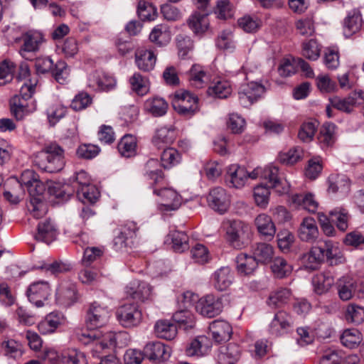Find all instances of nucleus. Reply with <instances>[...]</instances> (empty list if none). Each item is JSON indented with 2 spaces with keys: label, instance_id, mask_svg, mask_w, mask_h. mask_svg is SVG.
Returning a JSON list of instances; mask_svg holds the SVG:
<instances>
[{
  "label": "nucleus",
  "instance_id": "nucleus-1",
  "mask_svg": "<svg viewBox=\"0 0 364 364\" xmlns=\"http://www.w3.org/2000/svg\"><path fill=\"white\" fill-rule=\"evenodd\" d=\"M77 339L83 344L87 345L92 343L91 353L93 356L101 358L102 351L108 348H113L117 346L122 347L126 344L123 340H127V334L125 332L117 333H108L102 339L98 338V333L95 331H86L76 333Z\"/></svg>",
  "mask_w": 364,
  "mask_h": 364
},
{
  "label": "nucleus",
  "instance_id": "nucleus-2",
  "mask_svg": "<svg viewBox=\"0 0 364 364\" xmlns=\"http://www.w3.org/2000/svg\"><path fill=\"white\" fill-rule=\"evenodd\" d=\"M64 149L55 142L44 145L35 159L36 165L41 170L48 173L61 171L65 166Z\"/></svg>",
  "mask_w": 364,
  "mask_h": 364
},
{
  "label": "nucleus",
  "instance_id": "nucleus-3",
  "mask_svg": "<svg viewBox=\"0 0 364 364\" xmlns=\"http://www.w3.org/2000/svg\"><path fill=\"white\" fill-rule=\"evenodd\" d=\"M227 240L236 249L246 246L251 237L250 226L240 220H229L225 224Z\"/></svg>",
  "mask_w": 364,
  "mask_h": 364
},
{
  "label": "nucleus",
  "instance_id": "nucleus-4",
  "mask_svg": "<svg viewBox=\"0 0 364 364\" xmlns=\"http://www.w3.org/2000/svg\"><path fill=\"white\" fill-rule=\"evenodd\" d=\"M116 317L122 326L133 328L141 323L142 312L137 303L127 301L117 309Z\"/></svg>",
  "mask_w": 364,
  "mask_h": 364
},
{
  "label": "nucleus",
  "instance_id": "nucleus-5",
  "mask_svg": "<svg viewBox=\"0 0 364 364\" xmlns=\"http://www.w3.org/2000/svg\"><path fill=\"white\" fill-rule=\"evenodd\" d=\"M198 98L188 91L176 93L173 107L176 112L185 117H191L198 110Z\"/></svg>",
  "mask_w": 364,
  "mask_h": 364
},
{
  "label": "nucleus",
  "instance_id": "nucleus-6",
  "mask_svg": "<svg viewBox=\"0 0 364 364\" xmlns=\"http://www.w3.org/2000/svg\"><path fill=\"white\" fill-rule=\"evenodd\" d=\"M110 313L107 306L97 302L92 303L86 314L85 323L87 328L95 329L105 325L109 320Z\"/></svg>",
  "mask_w": 364,
  "mask_h": 364
},
{
  "label": "nucleus",
  "instance_id": "nucleus-7",
  "mask_svg": "<svg viewBox=\"0 0 364 364\" xmlns=\"http://www.w3.org/2000/svg\"><path fill=\"white\" fill-rule=\"evenodd\" d=\"M265 92V87L257 82H250L240 86L238 92V99L244 107L251 106L257 102Z\"/></svg>",
  "mask_w": 364,
  "mask_h": 364
},
{
  "label": "nucleus",
  "instance_id": "nucleus-8",
  "mask_svg": "<svg viewBox=\"0 0 364 364\" xmlns=\"http://www.w3.org/2000/svg\"><path fill=\"white\" fill-rule=\"evenodd\" d=\"M262 178L267 182L269 187L274 188L280 194L289 191V183L279 171V168L273 164H269L263 168Z\"/></svg>",
  "mask_w": 364,
  "mask_h": 364
},
{
  "label": "nucleus",
  "instance_id": "nucleus-9",
  "mask_svg": "<svg viewBox=\"0 0 364 364\" xmlns=\"http://www.w3.org/2000/svg\"><path fill=\"white\" fill-rule=\"evenodd\" d=\"M223 308L221 299L213 294H207L201 297L196 305V311L203 316L208 318H213L220 314Z\"/></svg>",
  "mask_w": 364,
  "mask_h": 364
},
{
  "label": "nucleus",
  "instance_id": "nucleus-10",
  "mask_svg": "<svg viewBox=\"0 0 364 364\" xmlns=\"http://www.w3.org/2000/svg\"><path fill=\"white\" fill-rule=\"evenodd\" d=\"M51 289L47 282L38 281L32 283L26 291L30 302L37 307H41L50 296Z\"/></svg>",
  "mask_w": 364,
  "mask_h": 364
},
{
  "label": "nucleus",
  "instance_id": "nucleus-11",
  "mask_svg": "<svg viewBox=\"0 0 364 364\" xmlns=\"http://www.w3.org/2000/svg\"><path fill=\"white\" fill-rule=\"evenodd\" d=\"M18 183L23 188H26L29 196L42 195L46 190L45 185L39 179V176L33 170L23 171Z\"/></svg>",
  "mask_w": 364,
  "mask_h": 364
},
{
  "label": "nucleus",
  "instance_id": "nucleus-12",
  "mask_svg": "<svg viewBox=\"0 0 364 364\" xmlns=\"http://www.w3.org/2000/svg\"><path fill=\"white\" fill-rule=\"evenodd\" d=\"M154 193L161 199L160 209L169 211L176 210L181 205V196L173 189L170 188H154Z\"/></svg>",
  "mask_w": 364,
  "mask_h": 364
},
{
  "label": "nucleus",
  "instance_id": "nucleus-13",
  "mask_svg": "<svg viewBox=\"0 0 364 364\" xmlns=\"http://www.w3.org/2000/svg\"><path fill=\"white\" fill-rule=\"evenodd\" d=\"M301 241L309 244L319 242L320 232L316 220L311 217L304 218L297 230Z\"/></svg>",
  "mask_w": 364,
  "mask_h": 364
},
{
  "label": "nucleus",
  "instance_id": "nucleus-14",
  "mask_svg": "<svg viewBox=\"0 0 364 364\" xmlns=\"http://www.w3.org/2000/svg\"><path fill=\"white\" fill-rule=\"evenodd\" d=\"M208 205L215 211L223 214L230 205V198L225 190L221 187L212 188L207 197Z\"/></svg>",
  "mask_w": 364,
  "mask_h": 364
},
{
  "label": "nucleus",
  "instance_id": "nucleus-15",
  "mask_svg": "<svg viewBox=\"0 0 364 364\" xmlns=\"http://www.w3.org/2000/svg\"><path fill=\"white\" fill-rule=\"evenodd\" d=\"M234 274L228 267H221L216 269L210 276V282L218 291L228 290L234 282Z\"/></svg>",
  "mask_w": 364,
  "mask_h": 364
},
{
  "label": "nucleus",
  "instance_id": "nucleus-16",
  "mask_svg": "<svg viewBox=\"0 0 364 364\" xmlns=\"http://www.w3.org/2000/svg\"><path fill=\"white\" fill-rule=\"evenodd\" d=\"M126 294L132 299L144 303L151 300L152 288L145 282L134 281L126 287Z\"/></svg>",
  "mask_w": 364,
  "mask_h": 364
},
{
  "label": "nucleus",
  "instance_id": "nucleus-17",
  "mask_svg": "<svg viewBox=\"0 0 364 364\" xmlns=\"http://www.w3.org/2000/svg\"><path fill=\"white\" fill-rule=\"evenodd\" d=\"M144 357L150 360L164 361L171 356V348L160 341L148 343L144 348Z\"/></svg>",
  "mask_w": 364,
  "mask_h": 364
},
{
  "label": "nucleus",
  "instance_id": "nucleus-18",
  "mask_svg": "<svg viewBox=\"0 0 364 364\" xmlns=\"http://www.w3.org/2000/svg\"><path fill=\"white\" fill-rule=\"evenodd\" d=\"M115 79L102 71H95L88 77V86L96 90L109 91L114 87Z\"/></svg>",
  "mask_w": 364,
  "mask_h": 364
},
{
  "label": "nucleus",
  "instance_id": "nucleus-19",
  "mask_svg": "<svg viewBox=\"0 0 364 364\" xmlns=\"http://www.w3.org/2000/svg\"><path fill=\"white\" fill-rule=\"evenodd\" d=\"M247 180V171L237 164L230 165L227 168L225 182L229 187L240 188Z\"/></svg>",
  "mask_w": 364,
  "mask_h": 364
},
{
  "label": "nucleus",
  "instance_id": "nucleus-20",
  "mask_svg": "<svg viewBox=\"0 0 364 364\" xmlns=\"http://www.w3.org/2000/svg\"><path fill=\"white\" fill-rule=\"evenodd\" d=\"M209 329L213 340L218 343L229 341L232 333V326L224 320L213 321L210 323Z\"/></svg>",
  "mask_w": 364,
  "mask_h": 364
},
{
  "label": "nucleus",
  "instance_id": "nucleus-21",
  "mask_svg": "<svg viewBox=\"0 0 364 364\" xmlns=\"http://www.w3.org/2000/svg\"><path fill=\"white\" fill-rule=\"evenodd\" d=\"M177 133L173 126H164L156 129L152 138V144L157 149L171 144L176 139Z\"/></svg>",
  "mask_w": 364,
  "mask_h": 364
},
{
  "label": "nucleus",
  "instance_id": "nucleus-22",
  "mask_svg": "<svg viewBox=\"0 0 364 364\" xmlns=\"http://www.w3.org/2000/svg\"><path fill=\"white\" fill-rule=\"evenodd\" d=\"M236 270L240 276L252 275L257 269L258 263L253 256L245 253L239 254L235 258Z\"/></svg>",
  "mask_w": 364,
  "mask_h": 364
},
{
  "label": "nucleus",
  "instance_id": "nucleus-23",
  "mask_svg": "<svg viewBox=\"0 0 364 364\" xmlns=\"http://www.w3.org/2000/svg\"><path fill=\"white\" fill-rule=\"evenodd\" d=\"M362 17L359 10L350 11L343 21V35L346 38L352 36L359 31L362 26Z\"/></svg>",
  "mask_w": 364,
  "mask_h": 364
},
{
  "label": "nucleus",
  "instance_id": "nucleus-24",
  "mask_svg": "<svg viewBox=\"0 0 364 364\" xmlns=\"http://www.w3.org/2000/svg\"><path fill=\"white\" fill-rule=\"evenodd\" d=\"M156 56L153 51L146 49H139L135 53V63L143 72L152 70L156 64Z\"/></svg>",
  "mask_w": 364,
  "mask_h": 364
},
{
  "label": "nucleus",
  "instance_id": "nucleus-25",
  "mask_svg": "<svg viewBox=\"0 0 364 364\" xmlns=\"http://www.w3.org/2000/svg\"><path fill=\"white\" fill-rule=\"evenodd\" d=\"M149 41L158 47L167 46L171 39V33L166 24H158L149 34Z\"/></svg>",
  "mask_w": 364,
  "mask_h": 364
},
{
  "label": "nucleus",
  "instance_id": "nucleus-26",
  "mask_svg": "<svg viewBox=\"0 0 364 364\" xmlns=\"http://www.w3.org/2000/svg\"><path fill=\"white\" fill-rule=\"evenodd\" d=\"M57 235V229L51 220H46L38 223L35 238L36 240L50 244L56 239Z\"/></svg>",
  "mask_w": 364,
  "mask_h": 364
},
{
  "label": "nucleus",
  "instance_id": "nucleus-27",
  "mask_svg": "<svg viewBox=\"0 0 364 364\" xmlns=\"http://www.w3.org/2000/svg\"><path fill=\"white\" fill-rule=\"evenodd\" d=\"M154 332L159 338L173 340L177 335L178 327L171 320L161 319L156 322Z\"/></svg>",
  "mask_w": 364,
  "mask_h": 364
},
{
  "label": "nucleus",
  "instance_id": "nucleus-28",
  "mask_svg": "<svg viewBox=\"0 0 364 364\" xmlns=\"http://www.w3.org/2000/svg\"><path fill=\"white\" fill-rule=\"evenodd\" d=\"M255 224L259 233L267 240L273 238L276 232V228L272 218L264 214H259L255 220Z\"/></svg>",
  "mask_w": 364,
  "mask_h": 364
},
{
  "label": "nucleus",
  "instance_id": "nucleus-29",
  "mask_svg": "<svg viewBox=\"0 0 364 364\" xmlns=\"http://www.w3.org/2000/svg\"><path fill=\"white\" fill-rule=\"evenodd\" d=\"M319 245L323 251L324 257L331 264L341 263L344 261L337 242L331 240H319Z\"/></svg>",
  "mask_w": 364,
  "mask_h": 364
},
{
  "label": "nucleus",
  "instance_id": "nucleus-30",
  "mask_svg": "<svg viewBox=\"0 0 364 364\" xmlns=\"http://www.w3.org/2000/svg\"><path fill=\"white\" fill-rule=\"evenodd\" d=\"M293 323L291 316L286 311H278L270 324L272 334L278 336L282 334V331L288 329Z\"/></svg>",
  "mask_w": 364,
  "mask_h": 364
},
{
  "label": "nucleus",
  "instance_id": "nucleus-31",
  "mask_svg": "<svg viewBox=\"0 0 364 364\" xmlns=\"http://www.w3.org/2000/svg\"><path fill=\"white\" fill-rule=\"evenodd\" d=\"M63 316L60 313L52 312L38 324V329L42 334L53 333L62 323Z\"/></svg>",
  "mask_w": 364,
  "mask_h": 364
},
{
  "label": "nucleus",
  "instance_id": "nucleus-32",
  "mask_svg": "<svg viewBox=\"0 0 364 364\" xmlns=\"http://www.w3.org/2000/svg\"><path fill=\"white\" fill-rule=\"evenodd\" d=\"M43 38L38 33H26L23 37V44L20 50L21 55L28 59L27 54L38 50Z\"/></svg>",
  "mask_w": 364,
  "mask_h": 364
},
{
  "label": "nucleus",
  "instance_id": "nucleus-33",
  "mask_svg": "<svg viewBox=\"0 0 364 364\" xmlns=\"http://www.w3.org/2000/svg\"><path fill=\"white\" fill-rule=\"evenodd\" d=\"M56 296L58 301L65 306H70L77 299V289L74 284H63L58 288Z\"/></svg>",
  "mask_w": 364,
  "mask_h": 364
},
{
  "label": "nucleus",
  "instance_id": "nucleus-34",
  "mask_svg": "<svg viewBox=\"0 0 364 364\" xmlns=\"http://www.w3.org/2000/svg\"><path fill=\"white\" fill-rule=\"evenodd\" d=\"M11 112L17 120L23 119L26 115L33 112L36 107L33 105L29 107L27 101L21 97H14L10 102Z\"/></svg>",
  "mask_w": 364,
  "mask_h": 364
},
{
  "label": "nucleus",
  "instance_id": "nucleus-35",
  "mask_svg": "<svg viewBox=\"0 0 364 364\" xmlns=\"http://www.w3.org/2000/svg\"><path fill=\"white\" fill-rule=\"evenodd\" d=\"M26 206L30 215L36 219L43 218L48 212L46 203L43 200L42 195L29 196Z\"/></svg>",
  "mask_w": 364,
  "mask_h": 364
},
{
  "label": "nucleus",
  "instance_id": "nucleus-36",
  "mask_svg": "<svg viewBox=\"0 0 364 364\" xmlns=\"http://www.w3.org/2000/svg\"><path fill=\"white\" fill-rule=\"evenodd\" d=\"M339 298L342 301H348L354 296L355 281L349 277H342L336 284Z\"/></svg>",
  "mask_w": 364,
  "mask_h": 364
},
{
  "label": "nucleus",
  "instance_id": "nucleus-37",
  "mask_svg": "<svg viewBox=\"0 0 364 364\" xmlns=\"http://www.w3.org/2000/svg\"><path fill=\"white\" fill-rule=\"evenodd\" d=\"M144 110L154 117L164 115L168 109L167 102L161 97L149 98L144 102Z\"/></svg>",
  "mask_w": 364,
  "mask_h": 364
},
{
  "label": "nucleus",
  "instance_id": "nucleus-38",
  "mask_svg": "<svg viewBox=\"0 0 364 364\" xmlns=\"http://www.w3.org/2000/svg\"><path fill=\"white\" fill-rule=\"evenodd\" d=\"M188 25L193 32L196 35L204 33L209 26L206 14L198 12L193 14L188 19Z\"/></svg>",
  "mask_w": 364,
  "mask_h": 364
},
{
  "label": "nucleus",
  "instance_id": "nucleus-39",
  "mask_svg": "<svg viewBox=\"0 0 364 364\" xmlns=\"http://www.w3.org/2000/svg\"><path fill=\"white\" fill-rule=\"evenodd\" d=\"M334 283L333 277L329 273H321L313 277L312 284L317 294L327 292Z\"/></svg>",
  "mask_w": 364,
  "mask_h": 364
},
{
  "label": "nucleus",
  "instance_id": "nucleus-40",
  "mask_svg": "<svg viewBox=\"0 0 364 364\" xmlns=\"http://www.w3.org/2000/svg\"><path fill=\"white\" fill-rule=\"evenodd\" d=\"M292 202L298 207L311 213H315L318 205L311 193L295 194L292 196Z\"/></svg>",
  "mask_w": 364,
  "mask_h": 364
},
{
  "label": "nucleus",
  "instance_id": "nucleus-41",
  "mask_svg": "<svg viewBox=\"0 0 364 364\" xmlns=\"http://www.w3.org/2000/svg\"><path fill=\"white\" fill-rule=\"evenodd\" d=\"M253 257L257 263H267L274 255L273 247L267 243H257L252 248Z\"/></svg>",
  "mask_w": 364,
  "mask_h": 364
},
{
  "label": "nucleus",
  "instance_id": "nucleus-42",
  "mask_svg": "<svg viewBox=\"0 0 364 364\" xmlns=\"http://www.w3.org/2000/svg\"><path fill=\"white\" fill-rule=\"evenodd\" d=\"M136 139L132 134L124 135L118 143L117 149L120 154L129 158L136 154Z\"/></svg>",
  "mask_w": 364,
  "mask_h": 364
},
{
  "label": "nucleus",
  "instance_id": "nucleus-43",
  "mask_svg": "<svg viewBox=\"0 0 364 364\" xmlns=\"http://www.w3.org/2000/svg\"><path fill=\"white\" fill-rule=\"evenodd\" d=\"M303 157V149L299 146H294L287 151H281L278 155V160L285 165H294L301 161Z\"/></svg>",
  "mask_w": 364,
  "mask_h": 364
},
{
  "label": "nucleus",
  "instance_id": "nucleus-44",
  "mask_svg": "<svg viewBox=\"0 0 364 364\" xmlns=\"http://www.w3.org/2000/svg\"><path fill=\"white\" fill-rule=\"evenodd\" d=\"M145 175L154 181V184L156 186L164 181L163 171L159 168L158 160L151 159L147 161L144 165Z\"/></svg>",
  "mask_w": 364,
  "mask_h": 364
},
{
  "label": "nucleus",
  "instance_id": "nucleus-45",
  "mask_svg": "<svg viewBox=\"0 0 364 364\" xmlns=\"http://www.w3.org/2000/svg\"><path fill=\"white\" fill-rule=\"evenodd\" d=\"M328 191L333 193L338 192L346 193L350 189V180L345 175H338L329 178Z\"/></svg>",
  "mask_w": 364,
  "mask_h": 364
},
{
  "label": "nucleus",
  "instance_id": "nucleus-46",
  "mask_svg": "<svg viewBox=\"0 0 364 364\" xmlns=\"http://www.w3.org/2000/svg\"><path fill=\"white\" fill-rule=\"evenodd\" d=\"M77 196L83 203H94L100 196V192L92 184L77 187Z\"/></svg>",
  "mask_w": 364,
  "mask_h": 364
},
{
  "label": "nucleus",
  "instance_id": "nucleus-47",
  "mask_svg": "<svg viewBox=\"0 0 364 364\" xmlns=\"http://www.w3.org/2000/svg\"><path fill=\"white\" fill-rule=\"evenodd\" d=\"M208 94L215 97L224 99L227 98L232 92V87L229 82L226 80H218L213 82L207 91Z\"/></svg>",
  "mask_w": 364,
  "mask_h": 364
},
{
  "label": "nucleus",
  "instance_id": "nucleus-48",
  "mask_svg": "<svg viewBox=\"0 0 364 364\" xmlns=\"http://www.w3.org/2000/svg\"><path fill=\"white\" fill-rule=\"evenodd\" d=\"M240 356V349L235 343H229L225 351L221 352L218 355L220 364H235Z\"/></svg>",
  "mask_w": 364,
  "mask_h": 364
},
{
  "label": "nucleus",
  "instance_id": "nucleus-49",
  "mask_svg": "<svg viewBox=\"0 0 364 364\" xmlns=\"http://www.w3.org/2000/svg\"><path fill=\"white\" fill-rule=\"evenodd\" d=\"M208 79L207 73L201 65L198 64L192 65L189 72V81L192 86L201 88Z\"/></svg>",
  "mask_w": 364,
  "mask_h": 364
},
{
  "label": "nucleus",
  "instance_id": "nucleus-50",
  "mask_svg": "<svg viewBox=\"0 0 364 364\" xmlns=\"http://www.w3.org/2000/svg\"><path fill=\"white\" fill-rule=\"evenodd\" d=\"M168 237L171 240L172 247L175 252H183L188 249V237L184 232L171 231Z\"/></svg>",
  "mask_w": 364,
  "mask_h": 364
},
{
  "label": "nucleus",
  "instance_id": "nucleus-51",
  "mask_svg": "<svg viewBox=\"0 0 364 364\" xmlns=\"http://www.w3.org/2000/svg\"><path fill=\"white\" fill-rule=\"evenodd\" d=\"M64 364H87V359L83 352L70 348L64 350L61 355Z\"/></svg>",
  "mask_w": 364,
  "mask_h": 364
},
{
  "label": "nucleus",
  "instance_id": "nucleus-52",
  "mask_svg": "<svg viewBox=\"0 0 364 364\" xmlns=\"http://www.w3.org/2000/svg\"><path fill=\"white\" fill-rule=\"evenodd\" d=\"M329 214L332 221L336 223L338 230L342 232L347 230L349 215L346 209L343 208H336L332 210Z\"/></svg>",
  "mask_w": 364,
  "mask_h": 364
},
{
  "label": "nucleus",
  "instance_id": "nucleus-53",
  "mask_svg": "<svg viewBox=\"0 0 364 364\" xmlns=\"http://www.w3.org/2000/svg\"><path fill=\"white\" fill-rule=\"evenodd\" d=\"M181 156L180 153L173 148H168L164 150L161 154V166L164 168H171L181 162Z\"/></svg>",
  "mask_w": 364,
  "mask_h": 364
},
{
  "label": "nucleus",
  "instance_id": "nucleus-54",
  "mask_svg": "<svg viewBox=\"0 0 364 364\" xmlns=\"http://www.w3.org/2000/svg\"><path fill=\"white\" fill-rule=\"evenodd\" d=\"M67 112V107L60 104H53L46 109V115L50 126H55Z\"/></svg>",
  "mask_w": 364,
  "mask_h": 364
},
{
  "label": "nucleus",
  "instance_id": "nucleus-55",
  "mask_svg": "<svg viewBox=\"0 0 364 364\" xmlns=\"http://www.w3.org/2000/svg\"><path fill=\"white\" fill-rule=\"evenodd\" d=\"M269 186L260 184L255 187L253 197L257 206L266 208L269 204L270 191Z\"/></svg>",
  "mask_w": 364,
  "mask_h": 364
},
{
  "label": "nucleus",
  "instance_id": "nucleus-56",
  "mask_svg": "<svg viewBox=\"0 0 364 364\" xmlns=\"http://www.w3.org/2000/svg\"><path fill=\"white\" fill-rule=\"evenodd\" d=\"M38 268L44 270L46 273L51 275L56 276L70 271L71 266L70 264L61 261H53V262H43Z\"/></svg>",
  "mask_w": 364,
  "mask_h": 364
},
{
  "label": "nucleus",
  "instance_id": "nucleus-57",
  "mask_svg": "<svg viewBox=\"0 0 364 364\" xmlns=\"http://www.w3.org/2000/svg\"><path fill=\"white\" fill-rule=\"evenodd\" d=\"M105 253L103 247H90L87 246L84 249L82 263L85 266H90L94 262L102 258Z\"/></svg>",
  "mask_w": 364,
  "mask_h": 364
},
{
  "label": "nucleus",
  "instance_id": "nucleus-58",
  "mask_svg": "<svg viewBox=\"0 0 364 364\" xmlns=\"http://www.w3.org/2000/svg\"><path fill=\"white\" fill-rule=\"evenodd\" d=\"M291 295V292L288 289L280 288L272 292L269 296L268 305L272 307H279L286 304Z\"/></svg>",
  "mask_w": 364,
  "mask_h": 364
},
{
  "label": "nucleus",
  "instance_id": "nucleus-59",
  "mask_svg": "<svg viewBox=\"0 0 364 364\" xmlns=\"http://www.w3.org/2000/svg\"><path fill=\"white\" fill-rule=\"evenodd\" d=\"M137 13L142 21H154L157 17L156 8L146 1H139Z\"/></svg>",
  "mask_w": 364,
  "mask_h": 364
},
{
  "label": "nucleus",
  "instance_id": "nucleus-60",
  "mask_svg": "<svg viewBox=\"0 0 364 364\" xmlns=\"http://www.w3.org/2000/svg\"><path fill=\"white\" fill-rule=\"evenodd\" d=\"M362 341V335L357 329H347L341 336V341L343 346L349 348L358 346Z\"/></svg>",
  "mask_w": 364,
  "mask_h": 364
},
{
  "label": "nucleus",
  "instance_id": "nucleus-61",
  "mask_svg": "<svg viewBox=\"0 0 364 364\" xmlns=\"http://www.w3.org/2000/svg\"><path fill=\"white\" fill-rule=\"evenodd\" d=\"M271 269L274 276L278 278L287 277L292 270L291 265L282 257L274 258L272 261Z\"/></svg>",
  "mask_w": 364,
  "mask_h": 364
},
{
  "label": "nucleus",
  "instance_id": "nucleus-62",
  "mask_svg": "<svg viewBox=\"0 0 364 364\" xmlns=\"http://www.w3.org/2000/svg\"><path fill=\"white\" fill-rule=\"evenodd\" d=\"M50 73L58 83L65 84L69 77V68L65 61L58 60L53 64Z\"/></svg>",
  "mask_w": 364,
  "mask_h": 364
},
{
  "label": "nucleus",
  "instance_id": "nucleus-63",
  "mask_svg": "<svg viewBox=\"0 0 364 364\" xmlns=\"http://www.w3.org/2000/svg\"><path fill=\"white\" fill-rule=\"evenodd\" d=\"M345 316L348 322L360 324L364 321V308L350 304L347 306Z\"/></svg>",
  "mask_w": 364,
  "mask_h": 364
},
{
  "label": "nucleus",
  "instance_id": "nucleus-64",
  "mask_svg": "<svg viewBox=\"0 0 364 364\" xmlns=\"http://www.w3.org/2000/svg\"><path fill=\"white\" fill-rule=\"evenodd\" d=\"M321 53V47L314 39L304 42L302 45V55L310 60H316Z\"/></svg>",
  "mask_w": 364,
  "mask_h": 364
}]
</instances>
